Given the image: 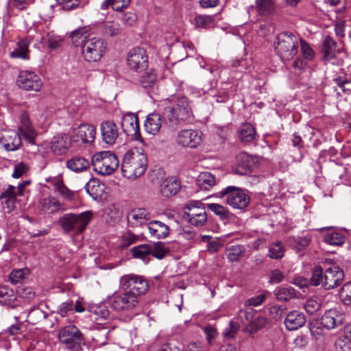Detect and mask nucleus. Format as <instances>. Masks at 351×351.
I'll use <instances>...</instances> for the list:
<instances>
[{
	"label": "nucleus",
	"mask_w": 351,
	"mask_h": 351,
	"mask_svg": "<svg viewBox=\"0 0 351 351\" xmlns=\"http://www.w3.org/2000/svg\"><path fill=\"white\" fill-rule=\"evenodd\" d=\"M93 217L91 211H85L80 214L67 213L58 220V223L64 232H71L82 233L86 228Z\"/></svg>",
	"instance_id": "3"
},
{
	"label": "nucleus",
	"mask_w": 351,
	"mask_h": 351,
	"mask_svg": "<svg viewBox=\"0 0 351 351\" xmlns=\"http://www.w3.org/2000/svg\"><path fill=\"white\" fill-rule=\"evenodd\" d=\"M337 351H351V340L346 335L338 338L335 342Z\"/></svg>",
	"instance_id": "55"
},
{
	"label": "nucleus",
	"mask_w": 351,
	"mask_h": 351,
	"mask_svg": "<svg viewBox=\"0 0 351 351\" xmlns=\"http://www.w3.org/2000/svg\"><path fill=\"white\" fill-rule=\"evenodd\" d=\"M122 288L138 300V297L144 295L149 288L147 281L143 276L128 275L123 276L121 280Z\"/></svg>",
	"instance_id": "7"
},
{
	"label": "nucleus",
	"mask_w": 351,
	"mask_h": 351,
	"mask_svg": "<svg viewBox=\"0 0 351 351\" xmlns=\"http://www.w3.org/2000/svg\"><path fill=\"white\" fill-rule=\"evenodd\" d=\"M71 38L72 43L76 46H82L85 40H86V36L84 35V29L80 28L75 30L71 34Z\"/></svg>",
	"instance_id": "53"
},
{
	"label": "nucleus",
	"mask_w": 351,
	"mask_h": 351,
	"mask_svg": "<svg viewBox=\"0 0 351 351\" xmlns=\"http://www.w3.org/2000/svg\"><path fill=\"white\" fill-rule=\"evenodd\" d=\"M66 167L71 171L79 173L87 170L90 162L84 157L75 156L67 160Z\"/></svg>",
	"instance_id": "31"
},
{
	"label": "nucleus",
	"mask_w": 351,
	"mask_h": 351,
	"mask_svg": "<svg viewBox=\"0 0 351 351\" xmlns=\"http://www.w3.org/2000/svg\"><path fill=\"white\" fill-rule=\"evenodd\" d=\"M96 135V130L90 124H81L73 130L71 136L73 142L82 144H91L94 142Z\"/></svg>",
	"instance_id": "16"
},
{
	"label": "nucleus",
	"mask_w": 351,
	"mask_h": 351,
	"mask_svg": "<svg viewBox=\"0 0 351 351\" xmlns=\"http://www.w3.org/2000/svg\"><path fill=\"white\" fill-rule=\"evenodd\" d=\"M58 338L67 348L73 351H78L80 349L83 339L81 331L74 325L62 328L59 332Z\"/></svg>",
	"instance_id": "9"
},
{
	"label": "nucleus",
	"mask_w": 351,
	"mask_h": 351,
	"mask_svg": "<svg viewBox=\"0 0 351 351\" xmlns=\"http://www.w3.org/2000/svg\"><path fill=\"white\" fill-rule=\"evenodd\" d=\"M343 319L344 316L342 313L336 309H330L326 311L321 317L320 324L330 330L341 326Z\"/></svg>",
	"instance_id": "20"
},
{
	"label": "nucleus",
	"mask_w": 351,
	"mask_h": 351,
	"mask_svg": "<svg viewBox=\"0 0 351 351\" xmlns=\"http://www.w3.org/2000/svg\"><path fill=\"white\" fill-rule=\"evenodd\" d=\"M276 53L284 61H289L298 52V39L291 32H282L274 43Z\"/></svg>",
	"instance_id": "2"
},
{
	"label": "nucleus",
	"mask_w": 351,
	"mask_h": 351,
	"mask_svg": "<svg viewBox=\"0 0 351 351\" xmlns=\"http://www.w3.org/2000/svg\"><path fill=\"white\" fill-rule=\"evenodd\" d=\"M147 166L146 154L143 149L134 147L125 154L121 170L124 177L136 179L144 174Z\"/></svg>",
	"instance_id": "1"
},
{
	"label": "nucleus",
	"mask_w": 351,
	"mask_h": 351,
	"mask_svg": "<svg viewBox=\"0 0 351 351\" xmlns=\"http://www.w3.org/2000/svg\"><path fill=\"white\" fill-rule=\"evenodd\" d=\"M108 331L106 328H102L94 332L93 336V341L98 346H101L106 344L107 335Z\"/></svg>",
	"instance_id": "54"
},
{
	"label": "nucleus",
	"mask_w": 351,
	"mask_h": 351,
	"mask_svg": "<svg viewBox=\"0 0 351 351\" xmlns=\"http://www.w3.org/2000/svg\"><path fill=\"white\" fill-rule=\"evenodd\" d=\"M287 311L285 306L274 305L269 309L270 315L275 319L279 320L282 318L283 313Z\"/></svg>",
	"instance_id": "62"
},
{
	"label": "nucleus",
	"mask_w": 351,
	"mask_h": 351,
	"mask_svg": "<svg viewBox=\"0 0 351 351\" xmlns=\"http://www.w3.org/2000/svg\"><path fill=\"white\" fill-rule=\"evenodd\" d=\"M92 165L95 172L100 175H110L119 166L117 156L110 152H101L93 155Z\"/></svg>",
	"instance_id": "4"
},
{
	"label": "nucleus",
	"mask_w": 351,
	"mask_h": 351,
	"mask_svg": "<svg viewBox=\"0 0 351 351\" xmlns=\"http://www.w3.org/2000/svg\"><path fill=\"white\" fill-rule=\"evenodd\" d=\"M71 137L66 134H58L51 141V149L57 154H65L71 145Z\"/></svg>",
	"instance_id": "22"
},
{
	"label": "nucleus",
	"mask_w": 351,
	"mask_h": 351,
	"mask_svg": "<svg viewBox=\"0 0 351 351\" xmlns=\"http://www.w3.org/2000/svg\"><path fill=\"white\" fill-rule=\"evenodd\" d=\"M269 256L271 258L279 259L284 255V248L280 241L272 243L269 247Z\"/></svg>",
	"instance_id": "51"
},
{
	"label": "nucleus",
	"mask_w": 351,
	"mask_h": 351,
	"mask_svg": "<svg viewBox=\"0 0 351 351\" xmlns=\"http://www.w3.org/2000/svg\"><path fill=\"white\" fill-rule=\"evenodd\" d=\"M55 187L64 199L67 200L73 199V193L71 192L62 182H57Z\"/></svg>",
	"instance_id": "59"
},
{
	"label": "nucleus",
	"mask_w": 351,
	"mask_h": 351,
	"mask_svg": "<svg viewBox=\"0 0 351 351\" xmlns=\"http://www.w3.org/2000/svg\"><path fill=\"white\" fill-rule=\"evenodd\" d=\"M344 278V273L338 266L332 265L324 269L322 287L325 289H332L339 286Z\"/></svg>",
	"instance_id": "14"
},
{
	"label": "nucleus",
	"mask_w": 351,
	"mask_h": 351,
	"mask_svg": "<svg viewBox=\"0 0 351 351\" xmlns=\"http://www.w3.org/2000/svg\"><path fill=\"white\" fill-rule=\"evenodd\" d=\"M255 313V311L252 308L247 307L245 309L240 310L238 316L241 322L247 326L251 321H253Z\"/></svg>",
	"instance_id": "49"
},
{
	"label": "nucleus",
	"mask_w": 351,
	"mask_h": 351,
	"mask_svg": "<svg viewBox=\"0 0 351 351\" xmlns=\"http://www.w3.org/2000/svg\"><path fill=\"white\" fill-rule=\"evenodd\" d=\"M256 131L251 123L243 124L239 130V138L243 142H250L255 138Z\"/></svg>",
	"instance_id": "38"
},
{
	"label": "nucleus",
	"mask_w": 351,
	"mask_h": 351,
	"mask_svg": "<svg viewBox=\"0 0 351 351\" xmlns=\"http://www.w3.org/2000/svg\"><path fill=\"white\" fill-rule=\"evenodd\" d=\"M336 48V42L330 36H326L323 42L322 49L324 53V59L329 61L335 58Z\"/></svg>",
	"instance_id": "34"
},
{
	"label": "nucleus",
	"mask_w": 351,
	"mask_h": 351,
	"mask_svg": "<svg viewBox=\"0 0 351 351\" xmlns=\"http://www.w3.org/2000/svg\"><path fill=\"white\" fill-rule=\"evenodd\" d=\"M196 183L201 189L208 191L215 184V179L209 172H202L197 178Z\"/></svg>",
	"instance_id": "36"
},
{
	"label": "nucleus",
	"mask_w": 351,
	"mask_h": 351,
	"mask_svg": "<svg viewBox=\"0 0 351 351\" xmlns=\"http://www.w3.org/2000/svg\"><path fill=\"white\" fill-rule=\"evenodd\" d=\"M101 34L106 37H114L121 34L120 25L114 21H105L99 26Z\"/></svg>",
	"instance_id": "33"
},
{
	"label": "nucleus",
	"mask_w": 351,
	"mask_h": 351,
	"mask_svg": "<svg viewBox=\"0 0 351 351\" xmlns=\"http://www.w3.org/2000/svg\"><path fill=\"white\" fill-rule=\"evenodd\" d=\"M169 252V249L162 242H157L152 245V252L150 255L158 258L162 259Z\"/></svg>",
	"instance_id": "46"
},
{
	"label": "nucleus",
	"mask_w": 351,
	"mask_h": 351,
	"mask_svg": "<svg viewBox=\"0 0 351 351\" xmlns=\"http://www.w3.org/2000/svg\"><path fill=\"white\" fill-rule=\"evenodd\" d=\"M16 82L21 88L25 90L38 92L43 86L40 77L34 72L27 71H23L19 73Z\"/></svg>",
	"instance_id": "13"
},
{
	"label": "nucleus",
	"mask_w": 351,
	"mask_h": 351,
	"mask_svg": "<svg viewBox=\"0 0 351 351\" xmlns=\"http://www.w3.org/2000/svg\"><path fill=\"white\" fill-rule=\"evenodd\" d=\"M165 114L171 122L182 123L189 121L192 112L188 99L185 97L178 99L174 105L165 108Z\"/></svg>",
	"instance_id": "5"
},
{
	"label": "nucleus",
	"mask_w": 351,
	"mask_h": 351,
	"mask_svg": "<svg viewBox=\"0 0 351 351\" xmlns=\"http://www.w3.org/2000/svg\"><path fill=\"white\" fill-rule=\"evenodd\" d=\"M334 82L344 93L349 95L351 93V88H345V86L351 84V82L346 77L339 76L334 79Z\"/></svg>",
	"instance_id": "64"
},
{
	"label": "nucleus",
	"mask_w": 351,
	"mask_h": 351,
	"mask_svg": "<svg viewBox=\"0 0 351 351\" xmlns=\"http://www.w3.org/2000/svg\"><path fill=\"white\" fill-rule=\"evenodd\" d=\"M147 228L151 235L157 239H164L169 234V227L160 221H150Z\"/></svg>",
	"instance_id": "26"
},
{
	"label": "nucleus",
	"mask_w": 351,
	"mask_h": 351,
	"mask_svg": "<svg viewBox=\"0 0 351 351\" xmlns=\"http://www.w3.org/2000/svg\"><path fill=\"white\" fill-rule=\"evenodd\" d=\"M301 51L305 59L312 60L314 57V52L309 45L303 39H300Z\"/></svg>",
	"instance_id": "60"
},
{
	"label": "nucleus",
	"mask_w": 351,
	"mask_h": 351,
	"mask_svg": "<svg viewBox=\"0 0 351 351\" xmlns=\"http://www.w3.org/2000/svg\"><path fill=\"white\" fill-rule=\"evenodd\" d=\"M202 142V133L198 130L184 129L179 131L176 143L184 148L195 149Z\"/></svg>",
	"instance_id": "11"
},
{
	"label": "nucleus",
	"mask_w": 351,
	"mask_h": 351,
	"mask_svg": "<svg viewBox=\"0 0 351 351\" xmlns=\"http://www.w3.org/2000/svg\"><path fill=\"white\" fill-rule=\"evenodd\" d=\"M127 63L129 68L141 73L148 69V56L146 51L141 47L132 49L128 55Z\"/></svg>",
	"instance_id": "12"
},
{
	"label": "nucleus",
	"mask_w": 351,
	"mask_h": 351,
	"mask_svg": "<svg viewBox=\"0 0 351 351\" xmlns=\"http://www.w3.org/2000/svg\"><path fill=\"white\" fill-rule=\"evenodd\" d=\"M15 187L12 185H9L6 190H5L0 195V199L3 205H5L8 211L10 212L15 208L16 206V192Z\"/></svg>",
	"instance_id": "30"
},
{
	"label": "nucleus",
	"mask_w": 351,
	"mask_h": 351,
	"mask_svg": "<svg viewBox=\"0 0 351 351\" xmlns=\"http://www.w3.org/2000/svg\"><path fill=\"white\" fill-rule=\"evenodd\" d=\"M44 308L47 307L44 304H39L36 306H34L29 311L27 315V322L32 325H38L40 326H53V324L47 323V318L49 316L47 311Z\"/></svg>",
	"instance_id": "19"
},
{
	"label": "nucleus",
	"mask_w": 351,
	"mask_h": 351,
	"mask_svg": "<svg viewBox=\"0 0 351 351\" xmlns=\"http://www.w3.org/2000/svg\"><path fill=\"white\" fill-rule=\"evenodd\" d=\"M221 198L225 199L226 204L236 209H244L250 202V197L244 191L236 186H229L219 193Z\"/></svg>",
	"instance_id": "6"
},
{
	"label": "nucleus",
	"mask_w": 351,
	"mask_h": 351,
	"mask_svg": "<svg viewBox=\"0 0 351 351\" xmlns=\"http://www.w3.org/2000/svg\"><path fill=\"white\" fill-rule=\"evenodd\" d=\"M256 10L258 15L269 16L276 12L274 0H256Z\"/></svg>",
	"instance_id": "32"
},
{
	"label": "nucleus",
	"mask_w": 351,
	"mask_h": 351,
	"mask_svg": "<svg viewBox=\"0 0 351 351\" xmlns=\"http://www.w3.org/2000/svg\"><path fill=\"white\" fill-rule=\"evenodd\" d=\"M57 3L62 5V8L69 11L80 5V0H56Z\"/></svg>",
	"instance_id": "63"
},
{
	"label": "nucleus",
	"mask_w": 351,
	"mask_h": 351,
	"mask_svg": "<svg viewBox=\"0 0 351 351\" xmlns=\"http://www.w3.org/2000/svg\"><path fill=\"white\" fill-rule=\"evenodd\" d=\"M28 273V269H15L10 275V280L12 284H17L22 280Z\"/></svg>",
	"instance_id": "58"
},
{
	"label": "nucleus",
	"mask_w": 351,
	"mask_h": 351,
	"mask_svg": "<svg viewBox=\"0 0 351 351\" xmlns=\"http://www.w3.org/2000/svg\"><path fill=\"white\" fill-rule=\"evenodd\" d=\"M103 186L97 181L92 180L86 184V191L94 199H97L103 191Z\"/></svg>",
	"instance_id": "50"
},
{
	"label": "nucleus",
	"mask_w": 351,
	"mask_h": 351,
	"mask_svg": "<svg viewBox=\"0 0 351 351\" xmlns=\"http://www.w3.org/2000/svg\"><path fill=\"white\" fill-rule=\"evenodd\" d=\"M339 296L343 304L351 305V282L343 285L339 292Z\"/></svg>",
	"instance_id": "52"
},
{
	"label": "nucleus",
	"mask_w": 351,
	"mask_h": 351,
	"mask_svg": "<svg viewBox=\"0 0 351 351\" xmlns=\"http://www.w3.org/2000/svg\"><path fill=\"white\" fill-rule=\"evenodd\" d=\"M16 299V297L12 289L8 288L7 286L0 285L1 304L14 308Z\"/></svg>",
	"instance_id": "35"
},
{
	"label": "nucleus",
	"mask_w": 351,
	"mask_h": 351,
	"mask_svg": "<svg viewBox=\"0 0 351 351\" xmlns=\"http://www.w3.org/2000/svg\"><path fill=\"white\" fill-rule=\"evenodd\" d=\"M162 126V119L159 114H149L145 121V130L152 135L156 134Z\"/></svg>",
	"instance_id": "28"
},
{
	"label": "nucleus",
	"mask_w": 351,
	"mask_h": 351,
	"mask_svg": "<svg viewBox=\"0 0 351 351\" xmlns=\"http://www.w3.org/2000/svg\"><path fill=\"white\" fill-rule=\"evenodd\" d=\"M207 208L213 211L216 215H218L221 219H229L232 214L226 207L218 204H208Z\"/></svg>",
	"instance_id": "44"
},
{
	"label": "nucleus",
	"mask_w": 351,
	"mask_h": 351,
	"mask_svg": "<svg viewBox=\"0 0 351 351\" xmlns=\"http://www.w3.org/2000/svg\"><path fill=\"white\" fill-rule=\"evenodd\" d=\"M324 241L332 245L340 246L344 243L345 237L339 232H332L324 236Z\"/></svg>",
	"instance_id": "45"
},
{
	"label": "nucleus",
	"mask_w": 351,
	"mask_h": 351,
	"mask_svg": "<svg viewBox=\"0 0 351 351\" xmlns=\"http://www.w3.org/2000/svg\"><path fill=\"white\" fill-rule=\"evenodd\" d=\"M105 49L103 40L98 38L87 39L82 46L83 56L88 62H96L100 60Z\"/></svg>",
	"instance_id": "10"
},
{
	"label": "nucleus",
	"mask_w": 351,
	"mask_h": 351,
	"mask_svg": "<svg viewBox=\"0 0 351 351\" xmlns=\"http://www.w3.org/2000/svg\"><path fill=\"white\" fill-rule=\"evenodd\" d=\"M131 252L134 258L146 260L151 254L152 245L149 244L139 245L132 247Z\"/></svg>",
	"instance_id": "42"
},
{
	"label": "nucleus",
	"mask_w": 351,
	"mask_h": 351,
	"mask_svg": "<svg viewBox=\"0 0 351 351\" xmlns=\"http://www.w3.org/2000/svg\"><path fill=\"white\" fill-rule=\"evenodd\" d=\"M180 189V182L173 177L165 179L160 184V193L167 197L175 195Z\"/></svg>",
	"instance_id": "27"
},
{
	"label": "nucleus",
	"mask_w": 351,
	"mask_h": 351,
	"mask_svg": "<svg viewBox=\"0 0 351 351\" xmlns=\"http://www.w3.org/2000/svg\"><path fill=\"white\" fill-rule=\"evenodd\" d=\"M274 294L276 298L280 301L288 302L297 297L296 291L293 287H278Z\"/></svg>",
	"instance_id": "40"
},
{
	"label": "nucleus",
	"mask_w": 351,
	"mask_h": 351,
	"mask_svg": "<svg viewBox=\"0 0 351 351\" xmlns=\"http://www.w3.org/2000/svg\"><path fill=\"white\" fill-rule=\"evenodd\" d=\"M267 318L259 315L254 319H253V321H251V322L247 326H245V330L247 332L253 334L256 331L261 330V328H264L267 325Z\"/></svg>",
	"instance_id": "41"
},
{
	"label": "nucleus",
	"mask_w": 351,
	"mask_h": 351,
	"mask_svg": "<svg viewBox=\"0 0 351 351\" xmlns=\"http://www.w3.org/2000/svg\"><path fill=\"white\" fill-rule=\"evenodd\" d=\"M30 40L27 38L21 40L18 43V47L11 53L10 56L12 58H20L22 59H29V49L28 47Z\"/></svg>",
	"instance_id": "39"
},
{
	"label": "nucleus",
	"mask_w": 351,
	"mask_h": 351,
	"mask_svg": "<svg viewBox=\"0 0 351 351\" xmlns=\"http://www.w3.org/2000/svg\"><path fill=\"white\" fill-rule=\"evenodd\" d=\"M245 249L242 245H231L226 248V254L228 258L232 261H238L243 256Z\"/></svg>",
	"instance_id": "43"
},
{
	"label": "nucleus",
	"mask_w": 351,
	"mask_h": 351,
	"mask_svg": "<svg viewBox=\"0 0 351 351\" xmlns=\"http://www.w3.org/2000/svg\"><path fill=\"white\" fill-rule=\"evenodd\" d=\"M150 214L145 208H136L128 215V221L132 226L142 225L150 219Z\"/></svg>",
	"instance_id": "29"
},
{
	"label": "nucleus",
	"mask_w": 351,
	"mask_h": 351,
	"mask_svg": "<svg viewBox=\"0 0 351 351\" xmlns=\"http://www.w3.org/2000/svg\"><path fill=\"white\" fill-rule=\"evenodd\" d=\"M145 73L141 75L139 83L144 88H150L154 87L157 82V76L153 69H147Z\"/></svg>",
	"instance_id": "37"
},
{
	"label": "nucleus",
	"mask_w": 351,
	"mask_h": 351,
	"mask_svg": "<svg viewBox=\"0 0 351 351\" xmlns=\"http://www.w3.org/2000/svg\"><path fill=\"white\" fill-rule=\"evenodd\" d=\"M0 143L7 151H16L22 145L20 134L13 130H3L0 132Z\"/></svg>",
	"instance_id": "18"
},
{
	"label": "nucleus",
	"mask_w": 351,
	"mask_h": 351,
	"mask_svg": "<svg viewBox=\"0 0 351 351\" xmlns=\"http://www.w3.org/2000/svg\"><path fill=\"white\" fill-rule=\"evenodd\" d=\"M291 141L293 146L295 147H298V149H299V153L295 155H293V157L295 161L300 162L302 160L303 158V154L301 151V149H303L304 147L303 141L300 136L295 134H293Z\"/></svg>",
	"instance_id": "56"
},
{
	"label": "nucleus",
	"mask_w": 351,
	"mask_h": 351,
	"mask_svg": "<svg viewBox=\"0 0 351 351\" xmlns=\"http://www.w3.org/2000/svg\"><path fill=\"white\" fill-rule=\"evenodd\" d=\"M306 322V317L302 313L293 311L287 315L284 323L289 330H295L303 326Z\"/></svg>",
	"instance_id": "25"
},
{
	"label": "nucleus",
	"mask_w": 351,
	"mask_h": 351,
	"mask_svg": "<svg viewBox=\"0 0 351 351\" xmlns=\"http://www.w3.org/2000/svg\"><path fill=\"white\" fill-rule=\"evenodd\" d=\"M121 125L127 136H132L135 140H142L136 114L128 112L124 114L121 119Z\"/></svg>",
	"instance_id": "15"
},
{
	"label": "nucleus",
	"mask_w": 351,
	"mask_h": 351,
	"mask_svg": "<svg viewBox=\"0 0 351 351\" xmlns=\"http://www.w3.org/2000/svg\"><path fill=\"white\" fill-rule=\"evenodd\" d=\"M17 293L21 298L27 300L28 302L32 301L36 297V293L30 287H19Z\"/></svg>",
	"instance_id": "57"
},
{
	"label": "nucleus",
	"mask_w": 351,
	"mask_h": 351,
	"mask_svg": "<svg viewBox=\"0 0 351 351\" xmlns=\"http://www.w3.org/2000/svg\"><path fill=\"white\" fill-rule=\"evenodd\" d=\"M320 308V304L317 301V300L315 299H308L306 302V304L304 305V308L307 313L309 315H313L315 312L319 310Z\"/></svg>",
	"instance_id": "61"
},
{
	"label": "nucleus",
	"mask_w": 351,
	"mask_h": 351,
	"mask_svg": "<svg viewBox=\"0 0 351 351\" xmlns=\"http://www.w3.org/2000/svg\"><path fill=\"white\" fill-rule=\"evenodd\" d=\"M324 271L321 266H317L312 270V276L309 280L312 286L322 285Z\"/></svg>",
	"instance_id": "48"
},
{
	"label": "nucleus",
	"mask_w": 351,
	"mask_h": 351,
	"mask_svg": "<svg viewBox=\"0 0 351 351\" xmlns=\"http://www.w3.org/2000/svg\"><path fill=\"white\" fill-rule=\"evenodd\" d=\"M100 130L103 141L108 145H112L116 143L119 136L117 125L111 121H106L101 123Z\"/></svg>",
	"instance_id": "21"
},
{
	"label": "nucleus",
	"mask_w": 351,
	"mask_h": 351,
	"mask_svg": "<svg viewBox=\"0 0 351 351\" xmlns=\"http://www.w3.org/2000/svg\"><path fill=\"white\" fill-rule=\"evenodd\" d=\"M40 210L47 214H54L58 212H63L66 208L62 204L54 197L48 196L40 200L38 204Z\"/></svg>",
	"instance_id": "24"
},
{
	"label": "nucleus",
	"mask_w": 351,
	"mask_h": 351,
	"mask_svg": "<svg viewBox=\"0 0 351 351\" xmlns=\"http://www.w3.org/2000/svg\"><path fill=\"white\" fill-rule=\"evenodd\" d=\"M254 161L246 153H240L236 156L233 171L238 175H247L252 171Z\"/></svg>",
	"instance_id": "23"
},
{
	"label": "nucleus",
	"mask_w": 351,
	"mask_h": 351,
	"mask_svg": "<svg viewBox=\"0 0 351 351\" xmlns=\"http://www.w3.org/2000/svg\"><path fill=\"white\" fill-rule=\"evenodd\" d=\"M184 215L192 226L200 227L207 221L206 208L200 202H192L184 207Z\"/></svg>",
	"instance_id": "8"
},
{
	"label": "nucleus",
	"mask_w": 351,
	"mask_h": 351,
	"mask_svg": "<svg viewBox=\"0 0 351 351\" xmlns=\"http://www.w3.org/2000/svg\"><path fill=\"white\" fill-rule=\"evenodd\" d=\"M109 303L116 311L132 310L138 304V300L124 291L122 295H113L109 299Z\"/></svg>",
	"instance_id": "17"
},
{
	"label": "nucleus",
	"mask_w": 351,
	"mask_h": 351,
	"mask_svg": "<svg viewBox=\"0 0 351 351\" xmlns=\"http://www.w3.org/2000/svg\"><path fill=\"white\" fill-rule=\"evenodd\" d=\"M214 22L213 17L207 15H197L194 19V24L196 27L208 28Z\"/></svg>",
	"instance_id": "47"
}]
</instances>
